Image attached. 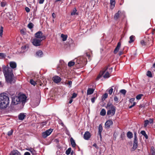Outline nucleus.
<instances>
[{"instance_id":"nucleus-1","label":"nucleus","mask_w":155,"mask_h":155,"mask_svg":"<svg viewBox=\"0 0 155 155\" xmlns=\"http://www.w3.org/2000/svg\"><path fill=\"white\" fill-rule=\"evenodd\" d=\"M9 64L11 68H5L4 69L3 72L6 81L8 83L12 84L15 82L12 69H14L16 68L17 64L14 61H11Z\"/></svg>"},{"instance_id":"nucleus-2","label":"nucleus","mask_w":155,"mask_h":155,"mask_svg":"<svg viewBox=\"0 0 155 155\" xmlns=\"http://www.w3.org/2000/svg\"><path fill=\"white\" fill-rule=\"evenodd\" d=\"M27 97L25 94L21 95L19 96H14L12 97V104L17 105L20 103H22V104H24L26 102Z\"/></svg>"},{"instance_id":"nucleus-3","label":"nucleus","mask_w":155,"mask_h":155,"mask_svg":"<svg viewBox=\"0 0 155 155\" xmlns=\"http://www.w3.org/2000/svg\"><path fill=\"white\" fill-rule=\"evenodd\" d=\"M9 97L4 93L0 94V109H4L8 105Z\"/></svg>"},{"instance_id":"nucleus-4","label":"nucleus","mask_w":155,"mask_h":155,"mask_svg":"<svg viewBox=\"0 0 155 155\" xmlns=\"http://www.w3.org/2000/svg\"><path fill=\"white\" fill-rule=\"evenodd\" d=\"M113 68H108V67L105 68L102 71H100L99 75L97 78L98 80L104 74L103 77L105 78H109L110 76V74L112 72Z\"/></svg>"},{"instance_id":"nucleus-5","label":"nucleus","mask_w":155,"mask_h":155,"mask_svg":"<svg viewBox=\"0 0 155 155\" xmlns=\"http://www.w3.org/2000/svg\"><path fill=\"white\" fill-rule=\"evenodd\" d=\"M87 62V60L86 59L84 58L83 57H81L79 60H78L77 61V64H80L79 68L83 67V66L85 65Z\"/></svg>"},{"instance_id":"nucleus-6","label":"nucleus","mask_w":155,"mask_h":155,"mask_svg":"<svg viewBox=\"0 0 155 155\" xmlns=\"http://www.w3.org/2000/svg\"><path fill=\"white\" fill-rule=\"evenodd\" d=\"M35 38L43 40L45 39L46 38L45 36L43 35V33L41 31H38L35 33Z\"/></svg>"},{"instance_id":"nucleus-7","label":"nucleus","mask_w":155,"mask_h":155,"mask_svg":"<svg viewBox=\"0 0 155 155\" xmlns=\"http://www.w3.org/2000/svg\"><path fill=\"white\" fill-rule=\"evenodd\" d=\"M137 133L136 132H134V141L133 146L132 148V150L134 151L137 148Z\"/></svg>"},{"instance_id":"nucleus-8","label":"nucleus","mask_w":155,"mask_h":155,"mask_svg":"<svg viewBox=\"0 0 155 155\" xmlns=\"http://www.w3.org/2000/svg\"><path fill=\"white\" fill-rule=\"evenodd\" d=\"M125 15V12L124 11H122L120 10H119L118 12L115 14L114 19L115 20H117L122 16H124Z\"/></svg>"},{"instance_id":"nucleus-9","label":"nucleus","mask_w":155,"mask_h":155,"mask_svg":"<svg viewBox=\"0 0 155 155\" xmlns=\"http://www.w3.org/2000/svg\"><path fill=\"white\" fill-rule=\"evenodd\" d=\"M115 111L116 107H113L112 109H108L107 112V115L110 117L113 116L115 114Z\"/></svg>"},{"instance_id":"nucleus-10","label":"nucleus","mask_w":155,"mask_h":155,"mask_svg":"<svg viewBox=\"0 0 155 155\" xmlns=\"http://www.w3.org/2000/svg\"><path fill=\"white\" fill-rule=\"evenodd\" d=\"M53 130V129H50L46 130L42 133V137L44 138H46L48 136H49L52 133Z\"/></svg>"},{"instance_id":"nucleus-11","label":"nucleus","mask_w":155,"mask_h":155,"mask_svg":"<svg viewBox=\"0 0 155 155\" xmlns=\"http://www.w3.org/2000/svg\"><path fill=\"white\" fill-rule=\"evenodd\" d=\"M42 41L41 39H40L36 38H35L32 41L33 45L35 46H38L41 45V42Z\"/></svg>"},{"instance_id":"nucleus-12","label":"nucleus","mask_w":155,"mask_h":155,"mask_svg":"<svg viewBox=\"0 0 155 155\" xmlns=\"http://www.w3.org/2000/svg\"><path fill=\"white\" fill-rule=\"evenodd\" d=\"M113 124V122L111 120H107L105 124V126L106 128H109L110 126L112 125Z\"/></svg>"},{"instance_id":"nucleus-13","label":"nucleus","mask_w":155,"mask_h":155,"mask_svg":"<svg viewBox=\"0 0 155 155\" xmlns=\"http://www.w3.org/2000/svg\"><path fill=\"white\" fill-rule=\"evenodd\" d=\"M91 136L90 133L88 131H86L84 135V138L86 140H88Z\"/></svg>"},{"instance_id":"nucleus-14","label":"nucleus","mask_w":155,"mask_h":155,"mask_svg":"<svg viewBox=\"0 0 155 155\" xmlns=\"http://www.w3.org/2000/svg\"><path fill=\"white\" fill-rule=\"evenodd\" d=\"M102 130L103 128L102 125L101 124H100L98 126L97 135L100 136L101 138L102 137L101 133Z\"/></svg>"},{"instance_id":"nucleus-15","label":"nucleus","mask_w":155,"mask_h":155,"mask_svg":"<svg viewBox=\"0 0 155 155\" xmlns=\"http://www.w3.org/2000/svg\"><path fill=\"white\" fill-rule=\"evenodd\" d=\"M53 80L55 83H58L61 81V79L59 77L57 76H55L53 77Z\"/></svg>"},{"instance_id":"nucleus-16","label":"nucleus","mask_w":155,"mask_h":155,"mask_svg":"<svg viewBox=\"0 0 155 155\" xmlns=\"http://www.w3.org/2000/svg\"><path fill=\"white\" fill-rule=\"evenodd\" d=\"M121 46V43L120 42H119L117 43V46L114 49V54H116L117 52L119 51Z\"/></svg>"},{"instance_id":"nucleus-17","label":"nucleus","mask_w":155,"mask_h":155,"mask_svg":"<svg viewBox=\"0 0 155 155\" xmlns=\"http://www.w3.org/2000/svg\"><path fill=\"white\" fill-rule=\"evenodd\" d=\"M10 155H21V153L17 150H13L11 152Z\"/></svg>"},{"instance_id":"nucleus-18","label":"nucleus","mask_w":155,"mask_h":155,"mask_svg":"<svg viewBox=\"0 0 155 155\" xmlns=\"http://www.w3.org/2000/svg\"><path fill=\"white\" fill-rule=\"evenodd\" d=\"M25 116L26 115L24 113H21L18 116V119L20 120H23Z\"/></svg>"},{"instance_id":"nucleus-19","label":"nucleus","mask_w":155,"mask_h":155,"mask_svg":"<svg viewBox=\"0 0 155 155\" xmlns=\"http://www.w3.org/2000/svg\"><path fill=\"white\" fill-rule=\"evenodd\" d=\"M94 89L93 88H88L87 91V95H89L92 94L94 92Z\"/></svg>"},{"instance_id":"nucleus-20","label":"nucleus","mask_w":155,"mask_h":155,"mask_svg":"<svg viewBox=\"0 0 155 155\" xmlns=\"http://www.w3.org/2000/svg\"><path fill=\"white\" fill-rule=\"evenodd\" d=\"M110 8L113 9L115 7V0H110Z\"/></svg>"},{"instance_id":"nucleus-21","label":"nucleus","mask_w":155,"mask_h":155,"mask_svg":"<svg viewBox=\"0 0 155 155\" xmlns=\"http://www.w3.org/2000/svg\"><path fill=\"white\" fill-rule=\"evenodd\" d=\"M113 107H115L113 105L112 103H110V102H109L108 103L107 105L106 106V108L107 109H112Z\"/></svg>"},{"instance_id":"nucleus-22","label":"nucleus","mask_w":155,"mask_h":155,"mask_svg":"<svg viewBox=\"0 0 155 155\" xmlns=\"http://www.w3.org/2000/svg\"><path fill=\"white\" fill-rule=\"evenodd\" d=\"M70 141L72 147H75L76 146V144L75 143L74 140L72 137L71 138Z\"/></svg>"},{"instance_id":"nucleus-23","label":"nucleus","mask_w":155,"mask_h":155,"mask_svg":"<svg viewBox=\"0 0 155 155\" xmlns=\"http://www.w3.org/2000/svg\"><path fill=\"white\" fill-rule=\"evenodd\" d=\"M28 151H30L31 153L33 155H35L36 153V151L34 150V149L32 148H28L27 149Z\"/></svg>"},{"instance_id":"nucleus-24","label":"nucleus","mask_w":155,"mask_h":155,"mask_svg":"<svg viewBox=\"0 0 155 155\" xmlns=\"http://www.w3.org/2000/svg\"><path fill=\"white\" fill-rule=\"evenodd\" d=\"M77 10L76 8H74L73 9V11L71 12V15H78V12H76Z\"/></svg>"},{"instance_id":"nucleus-25","label":"nucleus","mask_w":155,"mask_h":155,"mask_svg":"<svg viewBox=\"0 0 155 155\" xmlns=\"http://www.w3.org/2000/svg\"><path fill=\"white\" fill-rule=\"evenodd\" d=\"M61 37L62 38V41H65L66 40L68 36L67 35L61 34Z\"/></svg>"},{"instance_id":"nucleus-26","label":"nucleus","mask_w":155,"mask_h":155,"mask_svg":"<svg viewBox=\"0 0 155 155\" xmlns=\"http://www.w3.org/2000/svg\"><path fill=\"white\" fill-rule=\"evenodd\" d=\"M133 134L132 133L128 131L127 134V137L129 139H131L133 137Z\"/></svg>"},{"instance_id":"nucleus-27","label":"nucleus","mask_w":155,"mask_h":155,"mask_svg":"<svg viewBox=\"0 0 155 155\" xmlns=\"http://www.w3.org/2000/svg\"><path fill=\"white\" fill-rule=\"evenodd\" d=\"M140 133L145 137L146 139L148 138V136L146 134L145 131L144 130H142L141 131Z\"/></svg>"},{"instance_id":"nucleus-28","label":"nucleus","mask_w":155,"mask_h":155,"mask_svg":"<svg viewBox=\"0 0 155 155\" xmlns=\"http://www.w3.org/2000/svg\"><path fill=\"white\" fill-rule=\"evenodd\" d=\"M36 54L38 57H41L43 54V52L42 51L40 50L37 52Z\"/></svg>"},{"instance_id":"nucleus-29","label":"nucleus","mask_w":155,"mask_h":155,"mask_svg":"<svg viewBox=\"0 0 155 155\" xmlns=\"http://www.w3.org/2000/svg\"><path fill=\"white\" fill-rule=\"evenodd\" d=\"M40 100L39 98L37 99L36 103L34 105V107H35L38 106L40 103Z\"/></svg>"},{"instance_id":"nucleus-30","label":"nucleus","mask_w":155,"mask_h":155,"mask_svg":"<svg viewBox=\"0 0 155 155\" xmlns=\"http://www.w3.org/2000/svg\"><path fill=\"white\" fill-rule=\"evenodd\" d=\"M106 113V112L105 110L104 109H102L100 112V114L101 116H104L105 115Z\"/></svg>"},{"instance_id":"nucleus-31","label":"nucleus","mask_w":155,"mask_h":155,"mask_svg":"<svg viewBox=\"0 0 155 155\" xmlns=\"http://www.w3.org/2000/svg\"><path fill=\"white\" fill-rule=\"evenodd\" d=\"M6 55L5 53H0V59H4L6 57Z\"/></svg>"},{"instance_id":"nucleus-32","label":"nucleus","mask_w":155,"mask_h":155,"mask_svg":"<svg viewBox=\"0 0 155 155\" xmlns=\"http://www.w3.org/2000/svg\"><path fill=\"white\" fill-rule=\"evenodd\" d=\"M146 75L149 77L152 78L153 77L152 73L150 71H148L147 72Z\"/></svg>"},{"instance_id":"nucleus-33","label":"nucleus","mask_w":155,"mask_h":155,"mask_svg":"<svg viewBox=\"0 0 155 155\" xmlns=\"http://www.w3.org/2000/svg\"><path fill=\"white\" fill-rule=\"evenodd\" d=\"M75 64V63L74 62L71 61L68 63V66L69 67H71L74 65Z\"/></svg>"},{"instance_id":"nucleus-34","label":"nucleus","mask_w":155,"mask_h":155,"mask_svg":"<svg viewBox=\"0 0 155 155\" xmlns=\"http://www.w3.org/2000/svg\"><path fill=\"white\" fill-rule=\"evenodd\" d=\"M151 152L152 155H155V150L153 147H151Z\"/></svg>"},{"instance_id":"nucleus-35","label":"nucleus","mask_w":155,"mask_h":155,"mask_svg":"<svg viewBox=\"0 0 155 155\" xmlns=\"http://www.w3.org/2000/svg\"><path fill=\"white\" fill-rule=\"evenodd\" d=\"M134 36L133 35H131L130 37V41H129V43H131L133 42L134 41Z\"/></svg>"},{"instance_id":"nucleus-36","label":"nucleus","mask_w":155,"mask_h":155,"mask_svg":"<svg viewBox=\"0 0 155 155\" xmlns=\"http://www.w3.org/2000/svg\"><path fill=\"white\" fill-rule=\"evenodd\" d=\"M108 97V94L107 93H105L102 97V100H105Z\"/></svg>"},{"instance_id":"nucleus-37","label":"nucleus","mask_w":155,"mask_h":155,"mask_svg":"<svg viewBox=\"0 0 155 155\" xmlns=\"http://www.w3.org/2000/svg\"><path fill=\"white\" fill-rule=\"evenodd\" d=\"M33 26L34 25L32 23H30L28 25V27L30 29L33 28Z\"/></svg>"},{"instance_id":"nucleus-38","label":"nucleus","mask_w":155,"mask_h":155,"mask_svg":"<svg viewBox=\"0 0 155 155\" xmlns=\"http://www.w3.org/2000/svg\"><path fill=\"white\" fill-rule=\"evenodd\" d=\"M3 28L2 26H1L0 27V36L1 37H2L3 32Z\"/></svg>"},{"instance_id":"nucleus-39","label":"nucleus","mask_w":155,"mask_h":155,"mask_svg":"<svg viewBox=\"0 0 155 155\" xmlns=\"http://www.w3.org/2000/svg\"><path fill=\"white\" fill-rule=\"evenodd\" d=\"M71 148H69L67 150H66V154H67V155H69L70 153V152H71Z\"/></svg>"},{"instance_id":"nucleus-40","label":"nucleus","mask_w":155,"mask_h":155,"mask_svg":"<svg viewBox=\"0 0 155 155\" xmlns=\"http://www.w3.org/2000/svg\"><path fill=\"white\" fill-rule=\"evenodd\" d=\"M143 96V94H140L137 96L136 98L137 100H140L141 99V97Z\"/></svg>"},{"instance_id":"nucleus-41","label":"nucleus","mask_w":155,"mask_h":155,"mask_svg":"<svg viewBox=\"0 0 155 155\" xmlns=\"http://www.w3.org/2000/svg\"><path fill=\"white\" fill-rule=\"evenodd\" d=\"M30 82L31 84L33 85L34 86H35L36 84L35 82L32 79L30 80Z\"/></svg>"},{"instance_id":"nucleus-42","label":"nucleus","mask_w":155,"mask_h":155,"mask_svg":"<svg viewBox=\"0 0 155 155\" xmlns=\"http://www.w3.org/2000/svg\"><path fill=\"white\" fill-rule=\"evenodd\" d=\"M149 123V120H145L144 121V127H147Z\"/></svg>"},{"instance_id":"nucleus-43","label":"nucleus","mask_w":155,"mask_h":155,"mask_svg":"<svg viewBox=\"0 0 155 155\" xmlns=\"http://www.w3.org/2000/svg\"><path fill=\"white\" fill-rule=\"evenodd\" d=\"M6 3L5 2H1V5L2 7H4L5 6Z\"/></svg>"},{"instance_id":"nucleus-44","label":"nucleus","mask_w":155,"mask_h":155,"mask_svg":"<svg viewBox=\"0 0 155 155\" xmlns=\"http://www.w3.org/2000/svg\"><path fill=\"white\" fill-rule=\"evenodd\" d=\"M120 92L124 95H125L127 91L124 89L121 90L120 91Z\"/></svg>"},{"instance_id":"nucleus-45","label":"nucleus","mask_w":155,"mask_h":155,"mask_svg":"<svg viewBox=\"0 0 155 155\" xmlns=\"http://www.w3.org/2000/svg\"><path fill=\"white\" fill-rule=\"evenodd\" d=\"M13 130L11 129L10 131H9L8 132V136H10L12 135L13 133Z\"/></svg>"},{"instance_id":"nucleus-46","label":"nucleus","mask_w":155,"mask_h":155,"mask_svg":"<svg viewBox=\"0 0 155 155\" xmlns=\"http://www.w3.org/2000/svg\"><path fill=\"white\" fill-rule=\"evenodd\" d=\"M77 95V94H76L75 93H74L72 94V96H71V98H74L76 97Z\"/></svg>"},{"instance_id":"nucleus-47","label":"nucleus","mask_w":155,"mask_h":155,"mask_svg":"<svg viewBox=\"0 0 155 155\" xmlns=\"http://www.w3.org/2000/svg\"><path fill=\"white\" fill-rule=\"evenodd\" d=\"M72 82L71 81H69L68 82V84L69 85V87L71 88V87Z\"/></svg>"},{"instance_id":"nucleus-48","label":"nucleus","mask_w":155,"mask_h":155,"mask_svg":"<svg viewBox=\"0 0 155 155\" xmlns=\"http://www.w3.org/2000/svg\"><path fill=\"white\" fill-rule=\"evenodd\" d=\"M47 123V121H45L42 122L41 124V125L42 127H44V126Z\"/></svg>"},{"instance_id":"nucleus-49","label":"nucleus","mask_w":155,"mask_h":155,"mask_svg":"<svg viewBox=\"0 0 155 155\" xmlns=\"http://www.w3.org/2000/svg\"><path fill=\"white\" fill-rule=\"evenodd\" d=\"M113 89L111 88L108 91L109 93L110 94H111L113 91Z\"/></svg>"},{"instance_id":"nucleus-50","label":"nucleus","mask_w":155,"mask_h":155,"mask_svg":"<svg viewBox=\"0 0 155 155\" xmlns=\"http://www.w3.org/2000/svg\"><path fill=\"white\" fill-rule=\"evenodd\" d=\"M118 98L117 97L115 96L114 97V100L115 102H118Z\"/></svg>"},{"instance_id":"nucleus-51","label":"nucleus","mask_w":155,"mask_h":155,"mask_svg":"<svg viewBox=\"0 0 155 155\" xmlns=\"http://www.w3.org/2000/svg\"><path fill=\"white\" fill-rule=\"evenodd\" d=\"M25 10L26 12L27 13L29 12L30 11V9L28 7H26L25 8Z\"/></svg>"},{"instance_id":"nucleus-52","label":"nucleus","mask_w":155,"mask_h":155,"mask_svg":"<svg viewBox=\"0 0 155 155\" xmlns=\"http://www.w3.org/2000/svg\"><path fill=\"white\" fill-rule=\"evenodd\" d=\"M149 123L150 124H153V120L152 119H150L149 120Z\"/></svg>"},{"instance_id":"nucleus-53","label":"nucleus","mask_w":155,"mask_h":155,"mask_svg":"<svg viewBox=\"0 0 155 155\" xmlns=\"http://www.w3.org/2000/svg\"><path fill=\"white\" fill-rule=\"evenodd\" d=\"M95 98V97H93L91 99V101L93 103L94 102Z\"/></svg>"},{"instance_id":"nucleus-54","label":"nucleus","mask_w":155,"mask_h":155,"mask_svg":"<svg viewBox=\"0 0 155 155\" xmlns=\"http://www.w3.org/2000/svg\"><path fill=\"white\" fill-rule=\"evenodd\" d=\"M44 1V0H39V3L40 4H42L43 3Z\"/></svg>"},{"instance_id":"nucleus-55","label":"nucleus","mask_w":155,"mask_h":155,"mask_svg":"<svg viewBox=\"0 0 155 155\" xmlns=\"http://www.w3.org/2000/svg\"><path fill=\"white\" fill-rule=\"evenodd\" d=\"M140 43L142 45H145V42L144 41H141L140 42Z\"/></svg>"},{"instance_id":"nucleus-56","label":"nucleus","mask_w":155,"mask_h":155,"mask_svg":"<svg viewBox=\"0 0 155 155\" xmlns=\"http://www.w3.org/2000/svg\"><path fill=\"white\" fill-rule=\"evenodd\" d=\"M86 55L87 57L89 59H90V55L89 54H88V53H86Z\"/></svg>"},{"instance_id":"nucleus-57","label":"nucleus","mask_w":155,"mask_h":155,"mask_svg":"<svg viewBox=\"0 0 155 155\" xmlns=\"http://www.w3.org/2000/svg\"><path fill=\"white\" fill-rule=\"evenodd\" d=\"M124 53V52L122 51H119V55L120 56L122 54H123Z\"/></svg>"},{"instance_id":"nucleus-58","label":"nucleus","mask_w":155,"mask_h":155,"mask_svg":"<svg viewBox=\"0 0 155 155\" xmlns=\"http://www.w3.org/2000/svg\"><path fill=\"white\" fill-rule=\"evenodd\" d=\"M93 146L96 149H98V147L97 146L96 143H94L93 145Z\"/></svg>"},{"instance_id":"nucleus-59","label":"nucleus","mask_w":155,"mask_h":155,"mask_svg":"<svg viewBox=\"0 0 155 155\" xmlns=\"http://www.w3.org/2000/svg\"><path fill=\"white\" fill-rule=\"evenodd\" d=\"M24 155H30V153L29 152H27L24 153Z\"/></svg>"},{"instance_id":"nucleus-60","label":"nucleus","mask_w":155,"mask_h":155,"mask_svg":"<svg viewBox=\"0 0 155 155\" xmlns=\"http://www.w3.org/2000/svg\"><path fill=\"white\" fill-rule=\"evenodd\" d=\"M135 100V99L134 98H132L130 99V102H133Z\"/></svg>"},{"instance_id":"nucleus-61","label":"nucleus","mask_w":155,"mask_h":155,"mask_svg":"<svg viewBox=\"0 0 155 155\" xmlns=\"http://www.w3.org/2000/svg\"><path fill=\"white\" fill-rule=\"evenodd\" d=\"M73 98H72L71 97V98L70 100H69V104H71V103L73 101V99H72Z\"/></svg>"},{"instance_id":"nucleus-62","label":"nucleus","mask_w":155,"mask_h":155,"mask_svg":"<svg viewBox=\"0 0 155 155\" xmlns=\"http://www.w3.org/2000/svg\"><path fill=\"white\" fill-rule=\"evenodd\" d=\"M52 16L53 17V18H54L56 17L55 14L54 13H53V14H52Z\"/></svg>"},{"instance_id":"nucleus-63","label":"nucleus","mask_w":155,"mask_h":155,"mask_svg":"<svg viewBox=\"0 0 155 155\" xmlns=\"http://www.w3.org/2000/svg\"><path fill=\"white\" fill-rule=\"evenodd\" d=\"M55 141L56 143H58L59 142V140L58 139H55Z\"/></svg>"},{"instance_id":"nucleus-64","label":"nucleus","mask_w":155,"mask_h":155,"mask_svg":"<svg viewBox=\"0 0 155 155\" xmlns=\"http://www.w3.org/2000/svg\"><path fill=\"white\" fill-rule=\"evenodd\" d=\"M134 106L133 105V104L131 105H130V106L129 107V108H132Z\"/></svg>"}]
</instances>
